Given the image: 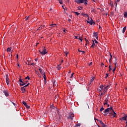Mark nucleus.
<instances>
[{
    "label": "nucleus",
    "instance_id": "obj_1",
    "mask_svg": "<svg viewBox=\"0 0 127 127\" xmlns=\"http://www.w3.org/2000/svg\"><path fill=\"white\" fill-rule=\"evenodd\" d=\"M105 113H108L109 115L108 116H110V115H113V117H115L116 116H117V113L115 112V111H114V109H113V107L111 106L110 108H108L104 111Z\"/></svg>",
    "mask_w": 127,
    "mask_h": 127
},
{
    "label": "nucleus",
    "instance_id": "obj_2",
    "mask_svg": "<svg viewBox=\"0 0 127 127\" xmlns=\"http://www.w3.org/2000/svg\"><path fill=\"white\" fill-rule=\"evenodd\" d=\"M75 2L76 3H83L84 2V4H88V0H75Z\"/></svg>",
    "mask_w": 127,
    "mask_h": 127
},
{
    "label": "nucleus",
    "instance_id": "obj_3",
    "mask_svg": "<svg viewBox=\"0 0 127 127\" xmlns=\"http://www.w3.org/2000/svg\"><path fill=\"white\" fill-rule=\"evenodd\" d=\"M88 20H87V23H89V24H90V25H93V23H94L95 24V22L93 21V19H92V18H90L88 17Z\"/></svg>",
    "mask_w": 127,
    "mask_h": 127
},
{
    "label": "nucleus",
    "instance_id": "obj_4",
    "mask_svg": "<svg viewBox=\"0 0 127 127\" xmlns=\"http://www.w3.org/2000/svg\"><path fill=\"white\" fill-rule=\"evenodd\" d=\"M39 52L42 55H45V54H47V51H46V49H45V48H44L42 51H39Z\"/></svg>",
    "mask_w": 127,
    "mask_h": 127
},
{
    "label": "nucleus",
    "instance_id": "obj_5",
    "mask_svg": "<svg viewBox=\"0 0 127 127\" xmlns=\"http://www.w3.org/2000/svg\"><path fill=\"white\" fill-rule=\"evenodd\" d=\"M29 85V83H28L27 85H25L24 87H21V91L22 93H25V88H26V87H28Z\"/></svg>",
    "mask_w": 127,
    "mask_h": 127
},
{
    "label": "nucleus",
    "instance_id": "obj_6",
    "mask_svg": "<svg viewBox=\"0 0 127 127\" xmlns=\"http://www.w3.org/2000/svg\"><path fill=\"white\" fill-rule=\"evenodd\" d=\"M5 78L6 84L7 86H9V79L8 78V74H6L5 75Z\"/></svg>",
    "mask_w": 127,
    "mask_h": 127
},
{
    "label": "nucleus",
    "instance_id": "obj_7",
    "mask_svg": "<svg viewBox=\"0 0 127 127\" xmlns=\"http://www.w3.org/2000/svg\"><path fill=\"white\" fill-rule=\"evenodd\" d=\"M104 86L103 85H100L99 87L98 88L99 92H102L104 91Z\"/></svg>",
    "mask_w": 127,
    "mask_h": 127
},
{
    "label": "nucleus",
    "instance_id": "obj_8",
    "mask_svg": "<svg viewBox=\"0 0 127 127\" xmlns=\"http://www.w3.org/2000/svg\"><path fill=\"white\" fill-rule=\"evenodd\" d=\"M74 114L70 113L69 114L68 119H71V120H73V118H74Z\"/></svg>",
    "mask_w": 127,
    "mask_h": 127
},
{
    "label": "nucleus",
    "instance_id": "obj_9",
    "mask_svg": "<svg viewBox=\"0 0 127 127\" xmlns=\"http://www.w3.org/2000/svg\"><path fill=\"white\" fill-rule=\"evenodd\" d=\"M3 94H4L5 96H6V97H8V96L9 95V94H8V91H7V90H4L3 91Z\"/></svg>",
    "mask_w": 127,
    "mask_h": 127
},
{
    "label": "nucleus",
    "instance_id": "obj_10",
    "mask_svg": "<svg viewBox=\"0 0 127 127\" xmlns=\"http://www.w3.org/2000/svg\"><path fill=\"white\" fill-rule=\"evenodd\" d=\"M127 116H125L124 117H122L121 120L122 121H126L127 120Z\"/></svg>",
    "mask_w": 127,
    "mask_h": 127
},
{
    "label": "nucleus",
    "instance_id": "obj_11",
    "mask_svg": "<svg viewBox=\"0 0 127 127\" xmlns=\"http://www.w3.org/2000/svg\"><path fill=\"white\" fill-rule=\"evenodd\" d=\"M94 37L96 38V39H98V33H94Z\"/></svg>",
    "mask_w": 127,
    "mask_h": 127
},
{
    "label": "nucleus",
    "instance_id": "obj_12",
    "mask_svg": "<svg viewBox=\"0 0 127 127\" xmlns=\"http://www.w3.org/2000/svg\"><path fill=\"white\" fill-rule=\"evenodd\" d=\"M108 86H106V87H105V86H104V88H103V91H104V94H105V92L108 90Z\"/></svg>",
    "mask_w": 127,
    "mask_h": 127
},
{
    "label": "nucleus",
    "instance_id": "obj_13",
    "mask_svg": "<svg viewBox=\"0 0 127 127\" xmlns=\"http://www.w3.org/2000/svg\"><path fill=\"white\" fill-rule=\"evenodd\" d=\"M61 120H62V116H61V115H60L59 118H58V122H61Z\"/></svg>",
    "mask_w": 127,
    "mask_h": 127
},
{
    "label": "nucleus",
    "instance_id": "obj_14",
    "mask_svg": "<svg viewBox=\"0 0 127 127\" xmlns=\"http://www.w3.org/2000/svg\"><path fill=\"white\" fill-rule=\"evenodd\" d=\"M93 41V44L91 46V47H92V48H94V47H95V46H96V44H95V42H94V40H92Z\"/></svg>",
    "mask_w": 127,
    "mask_h": 127
},
{
    "label": "nucleus",
    "instance_id": "obj_15",
    "mask_svg": "<svg viewBox=\"0 0 127 127\" xmlns=\"http://www.w3.org/2000/svg\"><path fill=\"white\" fill-rule=\"evenodd\" d=\"M127 29V26H125L123 28V33H125V32H126V30Z\"/></svg>",
    "mask_w": 127,
    "mask_h": 127
},
{
    "label": "nucleus",
    "instance_id": "obj_16",
    "mask_svg": "<svg viewBox=\"0 0 127 127\" xmlns=\"http://www.w3.org/2000/svg\"><path fill=\"white\" fill-rule=\"evenodd\" d=\"M26 84V82L22 81V82L20 83V86H24Z\"/></svg>",
    "mask_w": 127,
    "mask_h": 127
},
{
    "label": "nucleus",
    "instance_id": "obj_17",
    "mask_svg": "<svg viewBox=\"0 0 127 127\" xmlns=\"http://www.w3.org/2000/svg\"><path fill=\"white\" fill-rule=\"evenodd\" d=\"M39 70L41 73H42L43 75H44L45 73L43 72V71H42V69H41V68H39Z\"/></svg>",
    "mask_w": 127,
    "mask_h": 127
},
{
    "label": "nucleus",
    "instance_id": "obj_18",
    "mask_svg": "<svg viewBox=\"0 0 127 127\" xmlns=\"http://www.w3.org/2000/svg\"><path fill=\"white\" fill-rule=\"evenodd\" d=\"M105 103H104V105H108V98H106L105 100Z\"/></svg>",
    "mask_w": 127,
    "mask_h": 127
},
{
    "label": "nucleus",
    "instance_id": "obj_19",
    "mask_svg": "<svg viewBox=\"0 0 127 127\" xmlns=\"http://www.w3.org/2000/svg\"><path fill=\"white\" fill-rule=\"evenodd\" d=\"M94 80H95V77H93L90 80V84L91 83L93 82V81H94Z\"/></svg>",
    "mask_w": 127,
    "mask_h": 127
},
{
    "label": "nucleus",
    "instance_id": "obj_20",
    "mask_svg": "<svg viewBox=\"0 0 127 127\" xmlns=\"http://www.w3.org/2000/svg\"><path fill=\"white\" fill-rule=\"evenodd\" d=\"M43 77L45 83L46 82V75H45V73H44Z\"/></svg>",
    "mask_w": 127,
    "mask_h": 127
},
{
    "label": "nucleus",
    "instance_id": "obj_21",
    "mask_svg": "<svg viewBox=\"0 0 127 127\" xmlns=\"http://www.w3.org/2000/svg\"><path fill=\"white\" fill-rule=\"evenodd\" d=\"M11 50V49L10 48H8L7 49V52H10Z\"/></svg>",
    "mask_w": 127,
    "mask_h": 127
},
{
    "label": "nucleus",
    "instance_id": "obj_22",
    "mask_svg": "<svg viewBox=\"0 0 127 127\" xmlns=\"http://www.w3.org/2000/svg\"><path fill=\"white\" fill-rule=\"evenodd\" d=\"M85 40L86 43L85 45H87V44H89V41L88 40H87V39H86V38H85Z\"/></svg>",
    "mask_w": 127,
    "mask_h": 127
},
{
    "label": "nucleus",
    "instance_id": "obj_23",
    "mask_svg": "<svg viewBox=\"0 0 127 127\" xmlns=\"http://www.w3.org/2000/svg\"><path fill=\"white\" fill-rule=\"evenodd\" d=\"M124 17H127V11L124 12Z\"/></svg>",
    "mask_w": 127,
    "mask_h": 127
},
{
    "label": "nucleus",
    "instance_id": "obj_24",
    "mask_svg": "<svg viewBox=\"0 0 127 127\" xmlns=\"http://www.w3.org/2000/svg\"><path fill=\"white\" fill-rule=\"evenodd\" d=\"M78 9H79V10H81L83 9V7L79 6V7H78Z\"/></svg>",
    "mask_w": 127,
    "mask_h": 127
},
{
    "label": "nucleus",
    "instance_id": "obj_25",
    "mask_svg": "<svg viewBox=\"0 0 127 127\" xmlns=\"http://www.w3.org/2000/svg\"><path fill=\"white\" fill-rule=\"evenodd\" d=\"M22 104L24 105V106L25 107L27 105V104H26V102H24V101H23V102H22Z\"/></svg>",
    "mask_w": 127,
    "mask_h": 127
},
{
    "label": "nucleus",
    "instance_id": "obj_26",
    "mask_svg": "<svg viewBox=\"0 0 127 127\" xmlns=\"http://www.w3.org/2000/svg\"><path fill=\"white\" fill-rule=\"evenodd\" d=\"M105 110L104 108H103V107H102L100 110V112H103L104 110Z\"/></svg>",
    "mask_w": 127,
    "mask_h": 127
},
{
    "label": "nucleus",
    "instance_id": "obj_27",
    "mask_svg": "<svg viewBox=\"0 0 127 127\" xmlns=\"http://www.w3.org/2000/svg\"><path fill=\"white\" fill-rule=\"evenodd\" d=\"M30 80V78H29V76H27L26 78H25V80Z\"/></svg>",
    "mask_w": 127,
    "mask_h": 127
},
{
    "label": "nucleus",
    "instance_id": "obj_28",
    "mask_svg": "<svg viewBox=\"0 0 127 127\" xmlns=\"http://www.w3.org/2000/svg\"><path fill=\"white\" fill-rule=\"evenodd\" d=\"M58 70H60L61 69V66H60V65H59L57 67Z\"/></svg>",
    "mask_w": 127,
    "mask_h": 127
},
{
    "label": "nucleus",
    "instance_id": "obj_29",
    "mask_svg": "<svg viewBox=\"0 0 127 127\" xmlns=\"http://www.w3.org/2000/svg\"><path fill=\"white\" fill-rule=\"evenodd\" d=\"M74 13H75V14L77 15V16L78 15H80V13H78V12H74Z\"/></svg>",
    "mask_w": 127,
    "mask_h": 127
},
{
    "label": "nucleus",
    "instance_id": "obj_30",
    "mask_svg": "<svg viewBox=\"0 0 127 127\" xmlns=\"http://www.w3.org/2000/svg\"><path fill=\"white\" fill-rule=\"evenodd\" d=\"M83 15H84L85 17H89V15H88V14H83Z\"/></svg>",
    "mask_w": 127,
    "mask_h": 127
},
{
    "label": "nucleus",
    "instance_id": "obj_31",
    "mask_svg": "<svg viewBox=\"0 0 127 127\" xmlns=\"http://www.w3.org/2000/svg\"><path fill=\"white\" fill-rule=\"evenodd\" d=\"M42 27H43V26H41L37 30H39L40 29H42Z\"/></svg>",
    "mask_w": 127,
    "mask_h": 127
},
{
    "label": "nucleus",
    "instance_id": "obj_32",
    "mask_svg": "<svg viewBox=\"0 0 127 127\" xmlns=\"http://www.w3.org/2000/svg\"><path fill=\"white\" fill-rule=\"evenodd\" d=\"M99 123H100V125H101V126L104 125V123H103V122H102L101 121H99Z\"/></svg>",
    "mask_w": 127,
    "mask_h": 127
},
{
    "label": "nucleus",
    "instance_id": "obj_33",
    "mask_svg": "<svg viewBox=\"0 0 127 127\" xmlns=\"http://www.w3.org/2000/svg\"><path fill=\"white\" fill-rule=\"evenodd\" d=\"M73 76H74V73H71V76L70 77V79L73 78Z\"/></svg>",
    "mask_w": 127,
    "mask_h": 127
},
{
    "label": "nucleus",
    "instance_id": "obj_34",
    "mask_svg": "<svg viewBox=\"0 0 127 127\" xmlns=\"http://www.w3.org/2000/svg\"><path fill=\"white\" fill-rule=\"evenodd\" d=\"M80 126H81V124H80V123H78V124L76 125V127H80Z\"/></svg>",
    "mask_w": 127,
    "mask_h": 127
},
{
    "label": "nucleus",
    "instance_id": "obj_35",
    "mask_svg": "<svg viewBox=\"0 0 127 127\" xmlns=\"http://www.w3.org/2000/svg\"><path fill=\"white\" fill-rule=\"evenodd\" d=\"M64 53H65V57H67V55L69 54V52H66H66H64Z\"/></svg>",
    "mask_w": 127,
    "mask_h": 127
},
{
    "label": "nucleus",
    "instance_id": "obj_36",
    "mask_svg": "<svg viewBox=\"0 0 127 127\" xmlns=\"http://www.w3.org/2000/svg\"><path fill=\"white\" fill-rule=\"evenodd\" d=\"M63 31H64V33H66L67 31L66 29H64Z\"/></svg>",
    "mask_w": 127,
    "mask_h": 127
},
{
    "label": "nucleus",
    "instance_id": "obj_37",
    "mask_svg": "<svg viewBox=\"0 0 127 127\" xmlns=\"http://www.w3.org/2000/svg\"><path fill=\"white\" fill-rule=\"evenodd\" d=\"M25 107L27 109H29V108H30V107L27 105Z\"/></svg>",
    "mask_w": 127,
    "mask_h": 127
},
{
    "label": "nucleus",
    "instance_id": "obj_38",
    "mask_svg": "<svg viewBox=\"0 0 127 127\" xmlns=\"http://www.w3.org/2000/svg\"><path fill=\"white\" fill-rule=\"evenodd\" d=\"M19 82H20V83H22V79L20 78Z\"/></svg>",
    "mask_w": 127,
    "mask_h": 127
},
{
    "label": "nucleus",
    "instance_id": "obj_39",
    "mask_svg": "<svg viewBox=\"0 0 127 127\" xmlns=\"http://www.w3.org/2000/svg\"><path fill=\"white\" fill-rule=\"evenodd\" d=\"M101 126L103 127H107V126L105 125V124H104L102 125H101Z\"/></svg>",
    "mask_w": 127,
    "mask_h": 127
},
{
    "label": "nucleus",
    "instance_id": "obj_40",
    "mask_svg": "<svg viewBox=\"0 0 127 127\" xmlns=\"http://www.w3.org/2000/svg\"><path fill=\"white\" fill-rule=\"evenodd\" d=\"M78 39L79 40H80L81 42H82V41L83 40V39H82V38L78 37Z\"/></svg>",
    "mask_w": 127,
    "mask_h": 127
},
{
    "label": "nucleus",
    "instance_id": "obj_41",
    "mask_svg": "<svg viewBox=\"0 0 127 127\" xmlns=\"http://www.w3.org/2000/svg\"><path fill=\"white\" fill-rule=\"evenodd\" d=\"M51 26H56V24H52V25H51Z\"/></svg>",
    "mask_w": 127,
    "mask_h": 127
},
{
    "label": "nucleus",
    "instance_id": "obj_42",
    "mask_svg": "<svg viewBox=\"0 0 127 127\" xmlns=\"http://www.w3.org/2000/svg\"><path fill=\"white\" fill-rule=\"evenodd\" d=\"M79 37H80L75 36V39H79Z\"/></svg>",
    "mask_w": 127,
    "mask_h": 127
},
{
    "label": "nucleus",
    "instance_id": "obj_43",
    "mask_svg": "<svg viewBox=\"0 0 127 127\" xmlns=\"http://www.w3.org/2000/svg\"><path fill=\"white\" fill-rule=\"evenodd\" d=\"M113 72H115L116 71V68H114L112 69Z\"/></svg>",
    "mask_w": 127,
    "mask_h": 127
},
{
    "label": "nucleus",
    "instance_id": "obj_44",
    "mask_svg": "<svg viewBox=\"0 0 127 127\" xmlns=\"http://www.w3.org/2000/svg\"><path fill=\"white\" fill-rule=\"evenodd\" d=\"M94 42L95 43H96V44L98 43V41L96 40H94Z\"/></svg>",
    "mask_w": 127,
    "mask_h": 127
},
{
    "label": "nucleus",
    "instance_id": "obj_45",
    "mask_svg": "<svg viewBox=\"0 0 127 127\" xmlns=\"http://www.w3.org/2000/svg\"><path fill=\"white\" fill-rule=\"evenodd\" d=\"M91 11H93L94 12H95V9L92 8Z\"/></svg>",
    "mask_w": 127,
    "mask_h": 127
},
{
    "label": "nucleus",
    "instance_id": "obj_46",
    "mask_svg": "<svg viewBox=\"0 0 127 127\" xmlns=\"http://www.w3.org/2000/svg\"><path fill=\"white\" fill-rule=\"evenodd\" d=\"M107 77H109V73L106 74V78H107Z\"/></svg>",
    "mask_w": 127,
    "mask_h": 127
},
{
    "label": "nucleus",
    "instance_id": "obj_47",
    "mask_svg": "<svg viewBox=\"0 0 127 127\" xmlns=\"http://www.w3.org/2000/svg\"><path fill=\"white\" fill-rule=\"evenodd\" d=\"M92 64H93V63L91 62V63L89 64V66H91Z\"/></svg>",
    "mask_w": 127,
    "mask_h": 127
},
{
    "label": "nucleus",
    "instance_id": "obj_48",
    "mask_svg": "<svg viewBox=\"0 0 127 127\" xmlns=\"http://www.w3.org/2000/svg\"><path fill=\"white\" fill-rule=\"evenodd\" d=\"M111 6H114V4H113V2L111 3Z\"/></svg>",
    "mask_w": 127,
    "mask_h": 127
},
{
    "label": "nucleus",
    "instance_id": "obj_49",
    "mask_svg": "<svg viewBox=\"0 0 127 127\" xmlns=\"http://www.w3.org/2000/svg\"><path fill=\"white\" fill-rule=\"evenodd\" d=\"M59 2L61 4H62V1H59Z\"/></svg>",
    "mask_w": 127,
    "mask_h": 127
},
{
    "label": "nucleus",
    "instance_id": "obj_50",
    "mask_svg": "<svg viewBox=\"0 0 127 127\" xmlns=\"http://www.w3.org/2000/svg\"><path fill=\"white\" fill-rule=\"evenodd\" d=\"M17 66H18V67L19 68L20 67V66L19 65V64H17Z\"/></svg>",
    "mask_w": 127,
    "mask_h": 127
},
{
    "label": "nucleus",
    "instance_id": "obj_51",
    "mask_svg": "<svg viewBox=\"0 0 127 127\" xmlns=\"http://www.w3.org/2000/svg\"><path fill=\"white\" fill-rule=\"evenodd\" d=\"M28 17H29V16H28V17H26V20H27V19L28 18Z\"/></svg>",
    "mask_w": 127,
    "mask_h": 127
},
{
    "label": "nucleus",
    "instance_id": "obj_52",
    "mask_svg": "<svg viewBox=\"0 0 127 127\" xmlns=\"http://www.w3.org/2000/svg\"><path fill=\"white\" fill-rule=\"evenodd\" d=\"M104 95V94H103V93H101V94H100V96H101V97H102V95Z\"/></svg>",
    "mask_w": 127,
    "mask_h": 127
},
{
    "label": "nucleus",
    "instance_id": "obj_53",
    "mask_svg": "<svg viewBox=\"0 0 127 127\" xmlns=\"http://www.w3.org/2000/svg\"><path fill=\"white\" fill-rule=\"evenodd\" d=\"M78 52H82V51L80 50V49H78Z\"/></svg>",
    "mask_w": 127,
    "mask_h": 127
},
{
    "label": "nucleus",
    "instance_id": "obj_54",
    "mask_svg": "<svg viewBox=\"0 0 127 127\" xmlns=\"http://www.w3.org/2000/svg\"><path fill=\"white\" fill-rule=\"evenodd\" d=\"M16 57H17V59H18V54L16 55Z\"/></svg>",
    "mask_w": 127,
    "mask_h": 127
},
{
    "label": "nucleus",
    "instance_id": "obj_55",
    "mask_svg": "<svg viewBox=\"0 0 127 127\" xmlns=\"http://www.w3.org/2000/svg\"><path fill=\"white\" fill-rule=\"evenodd\" d=\"M105 64H101V66H103Z\"/></svg>",
    "mask_w": 127,
    "mask_h": 127
},
{
    "label": "nucleus",
    "instance_id": "obj_56",
    "mask_svg": "<svg viewBox=\"0 0 127 127\" xmlns=\"http://www.w3.org/2000/svg\"><path fill=\"white\" fill-rule=\"evenodd\" d=\"M104 116L106 117V116H107V113H105L104 114Z\"/></svg>",
    "mask_w": 127,
    "mask_h": 127
},
{
    "label": "nucleus",
    "instance_id": "obj_57",
    "mask_svg": "<svg viewBox=\"0 0 127 127\" xmlns=\"http://www.w3.org/2000/svg\"><path fill=\"white\" fill-rule=\"evenodd\" d=\"M81 52H82L83 54L85 53V52H84V51H81Z\"/></svg>",
    "mask_w": 127,
    "mask_h": 127
},
{
    "label": "nucleus",
    "instance_id": "obj_58",
    "mask_svg": "<svg viewBox=\"0 0 127 127\" xmlns=\"http://www.w3.org/2000/svg\"><path fill=\"white\" fill-rule=\"evenodd\" d=\"M12 104L14 105V106H15V104L14 103L12 102Z\"/></svg>",
    "mask_w": 127,
    "mask_h": 127
},
{
    "label": "nucleus",
    "instance_id": "obj_59",
    "mask_svg": "<svg viewBox=\"0 0 127 127\" xmlns=\"http://www.w3.org/2000/svg\"><path fill=\"white\" fill-rule=\"evenodd\" d=\"M107 105L108 107H110V105L109 104H106Z\"/></svg>",
    "mask_w": 127,
    "mask_h": 127
},
{
    "label": "nucleus",
    "instance_id": "obj_60",
    "mask_svg": "<svg viewBox=\"0 0 127 127\" xmlns=\"http://www.w3.org/2000/svg\"><path fill=\"white\" fill-rule=\"evenodd\" d=\"M109 69L111 70V65H109Z\"/></svg>",
    "mask_w": 127,
    "mask_h": 127
},
{
    "label": "nucleus",
    "instance_id": "obj_61",
    "mask_svg": "<svg viewBox=\"0 0 127 127\" xmlns=\"http://www.w3.org/2000/svg\"><path fill=\"white\" fill-rule=\"evenodd\" d=\"M37 60H38L37 59H35V61H37Z\"/></svg>",
    "mask_w": 127,
    "mask_h": 127
},
{
    "label": "nucleus",
    "instance_id": "obj_62",
    "mask_svg": "<svg viewBox=\"0 0 127 127\" xmlns=\"http://www.w3.org/2000/svg\"><path fill=\"white\" fill-rule=\"evenodd\" d=\"M51 108H53V105L51 106Z\"/></svg>",
    "mask_w": 127,
    "mask_h": 127
},
{
    "label": "nucleus",
    "instance_id": "obj_63",
    "mask_svg": "<svg viewBox=\"0 0 127 127\" xmlns=\"http://www.w3.org/2000/svg\"><path fill=\"white\" fill-rule=\"evenodd\" d=\"M68 21H71V19H69Z\"/></svg>",
    "mask_w": 127,
    "mask_h": 127
},
{
    "label": "nucleus",
    "instance_id": "obj_64",
    "mask_svg": "<svg viewBox=\"0 0 127 127\" xmlns=\"http://www.w3.org/2000/svg\"><path fill=\"white\" fill-rule=\"evenodd\" d=\"M117 5H118V3H116V6H117Z\"/></svg>",
    "mask_w": 127,
    "mask_h": 127
}]
</instances>
